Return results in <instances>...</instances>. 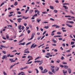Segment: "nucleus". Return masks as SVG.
<instances>
[{"label": "nucleus", "instance_id": "nucleus-1", "mask_svg": "<svg viewBox=\"0 0 75 75\" xmlns=\"http://www.w3.org/2000/svg\"><path fill=\"white\" fill-rule=\"evenodd\" d=\"M37 46H38V45H37L36 44H35V43H33L30 46V48H35Z\"/></svg>", "mask_w": 75, "mask_h": 75}, {"label": "nucleus", "instance_id": "nucleus-2", "mask_svg": "<svg viewBox=\"0 0 75 75\" xmlns=\"http://www.w3.org/2000/svg\"><path fill=\"white\" fill-rule=\"evenodd\" d=\"M35 33H33L32 34V35L31 36V38L29 39V40H33V37H34V35H35Z\"/></svg>", "mask_w": 75, "mask_h": 75}, {"label": "nucleus", "instance_id": "nucleus-3", "mask_svg": "<svg viewBox=\"0 0 75 75\" xmlns=\"http://www.w3.org/2000/svg\"><path fill=\"white\" fill-rule=\"evenodd\" d=\"M47 72H48V70H46V69H45L43 71H42V74H44Z\"/></svg>", "mask_w": 75, "mask_h": 75}, {"label": "nucleus", "instance_id": "nucleus-4", "mask_svg": "<svg viewBox=\"0 0 75 75\" xmlns=\"http://www.w3.org/2000/svg\"><path fill=\"white\" fill-rule=\"evenodd\" d=\"M28 50V48L25 49V52H24V53H29L30 52H29V51H28H28H26Z\"/></svg>", "mask_w": 75, "mask_h": 75}, {"label": "nucleus", "instance_id": "nucleus-5", "mask_svg": "<svg viewBox=\"0 0 75 75\" xmlns=\"http://www.w3.org/2000/svg\"><path fill=\"white\" fill-rule=\"evenodd\" d=\"M6 58H7V56H6V55H4L2 57V59H6Z\"/></svg>", "mask_w": 75, "mask_h": 75}, {"label": "nucleus", "instance_id": "nucleus-6", "mask_svg": "<svg viewBox=\"0 0 75 75\" xmlns=\"http://www.w3.org/2000/svg\"><path fill=\"white\" fill-rule=\"evenodd\" d=\"M21 20H22V18H18L17 20L18 23H20V22L21 21Z\"/></svg>", "mask_w": 75, "mask_h": 75}, {"label": "nucleus", "instance_id": "nucleus-7", "mask_svg": "<svg viewBox=\"0 0 75 75\" xmlns=\"http://www.w3.org/2000/svg\"><path fill=\"white\" fill-rule=\"evenodd\" d=\"M59 67H56L55 68V70L56 71H58L59 70Z\"/></svg>", "mask_w": 75, "mask_h": 75}, {"label": "nucleus", "instance_id": "nucleus-8", "mask_svg": "<svg viewBox=\"0 0 75 75\" xmlns=\"http://www.w3.org/2000/svg\"><path fill=\"white\" fill-rule=\"evenodd\" d=\"M21 27H22V26L21 25H19V26H18V28L19 30H21V29H22V28H21Z\"/></svg>", "mask_w": 75, "mask_h": 75}, {"label": "nucleus", "instance_id": "nucleus-9", "mask_svg": "<svg viewBox=\"0 0 75 75\" xmlns=\"http://www.w3.org/2000/svg\"><path fill=\"white\" fill-rule=\"evenodd\" d=\"M1 47H2V48H8V47L4 46L3 45H1Z\"/></svg>", "mask_w": 75, "mask_h": 75}, {"label": "nucleus", "instance_id": "nucleus-10", "mask_svg": "<svg viewBox=\"0 0 75 75\" xmlns=\"http://www.w3.org/2000/svg\"><path fill=\"white\" fill-rule=\"evenodd\" d=\"M66 25H67V26H68L69 27H72V25H69L67 23L66 24Z\"/></svg>", "mask_w": 75, "mask_h": 75}, {"label": "nucleus", "instance_id": "nucleus-11", "mask_svg": "<svg viewBox=\"0 0 75 75\" xmlns=\"http://www.w3.org/2000/svg\"><path fill=\"white\" fill-rule=\"evenodd\" d=\"M27 9H27L25 11V13H27V11H28L29 10L28 9H30V7L28 6L27 7Z\"/></svg>", "mask_w": 75, "mask_h": 75}, {"label": "nucleus", "instance_id": "nucleus-12", "mask_svg": "<svg viewBox=\"0 0 75 75\" xmlns=\"http://www.w3.org/2000/svg\"><path fill=\"white\" fill-rule=\"evenodd\" d=\"M64 68L65 69H68V66L64 65Z\"/></svg>", "mask_w": 75, "mask_h": 75}, {"label": "nucleus", "instance_id": "nucleus-13", "mask_svg": "<svg viewBox=\"0 0 75 75\" xmlns=\"http://www.w3.org/2000/svg\"><path fill=\"white\" fill-rule=\"evenodd\" d=\"M55 31H56L54 30V31H52V33H51L52 35H54V32H55Z\"/></svg>", "mask_w": 75, "mask_h": 75}, {"label": "nucleus", "instance_id": "nucleus-14", "mask_svg": "<svg viewBox=\"0 0 75 75\" xmlns=\"http://www.w3.org/2000/svg\"><path fill=\"white\" fill-rule=\"evenodd\" d=\"M34 11V10H30L29 13H30V14H31L32 13V12H33Z\"/></svg>", "mask_w": 75, "mask_h": 75}, {"label": "nucleus", "instance_id": "nucleus-15", "mask_svg": "<svg viewBox=\"0 0 75 75\" xmlns=\"http://www.w3.org/2000/svg\"><path fill=\"white\" fill-rule=\"evenodd\" d=\"M39 68L40 69H41V71L43 70V69L42 66L39 67Z\"/></svg>", "mask_w": 75, "mask_h": 75}, {"label": "nucleus", "instance_id": "nucleus-16", "mask_svg": "<svg viewBox=\"0 0 75 75\" xmlns=\"http://www.w3.org/2000/svg\"><path fill=\"white\" fill-rule=\"evenodd\" d=\"M68 71L69 74H71V69H68Z\"/></svg>", "mask_w": 75, "mask_h": 75}, {"label": "nucleus", "instance_id": "nucleus-17", "mask_svg": "<svg viewBox=\"0 0 75 75\" xmlns=\"http://www.w3.org/2000/svg\"><path fill=\"white\" fill-rule=\"evenodd\" d=\"M35 69L36 71V74H38V73H39V71H38V70L37 69Z\"/></svg>", "mask_w": 75, "mask_h": 75}, {"label": "nucleus", "instance_id": "nucleus-18", "mask_svg": "<svg viewBox=\"0 0 75 75\" xmlns=\"http://www.w3.org/2000/svg\"><path fill=\"white\" fill-rule=\"evenodd\" d=\"M37 21L38 23H39L40 21H41V20L37 19Z\"/></svg>", "mask_w": 75, "mask_h": 75}, {"label": "nucleus", "instance_id": "nucleus-19", "mask_svg": "<svg viewBox=\"0 0 75 75\" xmlns=\"http://www.w3.org/2000/svg\"><path fill=\"white\" fill-rule=\"evenodd\" d=\"M41 58V57H38L37 58H35V60H37L39 59V58Z\"/></svg>", "mask_w": 75, "mask_h": 75}, {"label": "nucleus", "instance_id": "nucleus-20", "mask_svg": "<svg viewBox=\"0 0 75 75\" xmlns=\"http://www.w3.org/2000/svg\"><path fill=\"white\" fill-rule=\"evenodd\" d=\"M44 28H46V29H48L49 28V26H45Z\"/></svg>", "mask_w": 75, "mask_h": 75}, {"label": "nucleus", "instance_id": "nucleus-21", "mask_svg": "<svg viewBox=\"0 0 75 75\" xmlns=\"http://www.w3.org/2000/svg\"><path fill=\"white\" fill-rule=\"evenodd\" d=\"M63 7L65 8V9H68V8L67 7L65 6H63Z\"/></svg>", "mask_w": 75, "mask_h": 75}, {"label": "nucleus", "instance_id": "nucleus-22", "mask_svg": "<svg viewBox=\"0 0 75 75\" xmlns=\"http://www.w3.org/2000/svg\"><path fill=\"white\" fill-rule=\"evenodd\" d=\"M28 18V17L26 18L25 16H23V18H25V20H26V19H27V18Z\"/></svg>", "mask_w": 75, "mask_h": 75}, {"label": "nucleus", "instance_id": "nucleus-23", "mask_svg": "<svg viewBox=\"0 0 75 75\" xmlns=\"http://www.w3.org/2000/svg\"><path fill=\"white\" fill-rule=\"evenodd\" d=\"M50 8L51 9H52V10H54V7L53 6H50Z\"/></svg>", "mask_w": 75, "mask_h": 75}, {"label": "nucleus", "instance_id": "nucleus-24", "mask_svg": "<svg viewBox=\"0 0 75 75\" xmlns=\"http://www.w3.org/2000/svg\"><path fill=\"white\" fill-rule=\"evenodd\" d=\"M54 13H57V12H58V11L56 10H54Z\"/></svg>", "mask_w": 75, "mask_h": 75}, {"label": "nucleus", "instance_id": "nucleus-25", "mask_svg": "<svg viewBox=\"0 0 75 75\" xmlns=\"http://www.w3.org/2000/svg\"><path fill=\"white\" fill-rule=\"evenodd\" d=\"M75 44V42H71V43L70 44L71 45H74Z\"/></svg>", "mask_w": 75, "mask_h": 75}, {"label": "nucleus", "instance_id": "nucleus-26", "mask_svg": "<svg viewBox=\"0 0 75 75\" xmlns=\"http://www.w3.org/2000/svg\"><path fill=\"white\" fill-rule=\"evenodd\" d=\"M6 38L7 39H8V38H9V36L8 35V34L6 35Z\"/></svg>", "mask_w": 75, "mask_h": 75}, {"label": "nucleus", "instance_id": "nucleus-27", "mask_svg": "<svg viewBox=\"0 0 75 75\" xmlns=\"http://www.w3.org/2000/svg\"><path fill=\"white\" fill-rule=\"evenodd\" d=\"M49 74L51 75H53V73L51 71L49 72Z\"/></svg>", "mask_w": 75, "mask_h": 75}, {"label": "nucleus", "instance_id": "nucleus-28", "mask_svg": "<svg viewBox=\"0 0 75 75\" xmlns=\"http://www.w3.org/2000/svg\"><path fill=\"white\" fill-rule=\"evenodd\" d=\"M31 43V42H29L26 44V45H29V44H30Z\"/></svg>", "mask_w": 75, "mask_h": 75}, {"label": "nucleus", "instance_id": "nucleus-29", "mask_svg": "<svg viewBox=\"0 0 75 75\" xmlns=\"http://www.w3.org/2000/svg\"><path fill=\"white\" fill-rule=\"evenodd\" d=\"M2 52L4 54H6V51H2Z\"/></svg>", "mask_w": 75, "mask_h": 75}, {"label": "nucleus", "instance_id": "nucleus-30", "mask_svg": "<svg viewBox=\"0 0 75 75\" xmlns=\"http://www.w3.org/2000/svg\"><path fill=\"white\" fill-rule=\"evenodd\" d=\"M15 65L14 64L13 65H12V66H10V69H11V68H13V67Z\"/></svg>", "mask_w": 75, "mask_h": 75}, {"label": "nucleus", "instance_id": "nucleus-31", "mask_svg": "<svg viewBox=\"0 0 75 75\" xmlns=\"http://www.w3.org/2000/svg\"><path fill=\"white\" fill-rule=\"evenodd\" d=\"M32 63V61H31L30 62H28V63H26V64H31Z\"/></svg>", "mask_w": 75, "mask_h": 75}, {"label": "nucleus", "instance_id": "nucleus-32", "mask_svg": "<svg viewBox=\"0 0 75 75\" xmlns=\"http://www.w3.org/2000/svg\"><path fill=\"white\" fill-rule=\"evenodd\" d=\"M58 60H57V61H56V62H57V63H59V62H61V61H60V60L59 59Z\"/></svg>", "mask_w": 75, "mask_h": 75}, {"label": "nucleus", "instance_id": "nucleus-33", "mask_svg": "<svg viewBox=\"0 0 75 75\" xmlns=\"http://www.w3.org/2000/svg\"><path fill=\"white\" fill-rule=\"evenodd\" d=\"M42 24H47V23H48V22H42Z\"/></svg>", "mask_w": 75, "mask_h": 75}, {"label": "nucleus", "instance_id": "nucleus-34", "mask_svg": "<svg viewBox=\"0 0 75 75\" xmlns=\"http://www.w3.org/2000/svg\"><path fill=\"white\" fill-rule=\"evenodd\" d=\"M44 45V43H43L42 45H40L38 47V48H40L41 47V46H42Z\"/></svg>", "mask_w": 75, "mask_h": 75}, {"label": "nucleus", "instance_id": "nucleus-35", "mask_svg": "<svg viewBox=\"0 0 75 75\" xmlns=\"http://www.w3.org/2000/svg\"><path fill=\"white\" fill-rule=\"evenodd\" d=\"M63 72L64 74H66V73H67V71L66 70L65 71H64V70H63Z\"/></svg>", "mask_w": 75, "mask_h": 75}, {"label": "nucleus", "instance_id": "nucleus-36", "mask_svg": "<svg viewBox=\"0 0 75 75\" xmlns=\"http://www.w3.org/2000/svg\"><path fill=\"white\" fill-rule=\"evenodd\" d=\"M69 23L73 24L74 23V22L73 21H71L69 22Z\"/></svg>", "mask_w": 75, "mask_h": 75}, {"label": "nucleus", "instance_id": "nucleus-37", "mask_svg": "<svg viewBox=\"0 0 75 75\" xmlns=\"http://www.w3.org/2000/svg\"><path fill=\"white\" fill-rule=\"evenodd\" d=\"M18 14H21V12H17Z\"/></svg>", "mask_w": 75, "mask_h": 75}, {"label": "nucleus", "instance_id": "nucleus-38", "mask_svg": "<svg viewBox=\"0 0 75 75\" xmlns=\"http://www.w3.org/2000/svg\"><path fill=\"white\" fill-rule=\"evenodd\" d=\"M33 58V57L30 56H28V58Z\"/></svg>", "mask_w": 75, "mask_h": 75}, {"label": "nucleus", "instance_id": "nucleus-39", "mask_svg": "<svg viewBox=\"0 0 75 75\" xmlns=\"http://www.w3.org/2000/svg\"><path fill=\"white\" fill-rule=\"evenodd\" d=\"M70 12L71 13V14H75V13H74L73 11H72L71 10L70 11Z\"/></svg>", "mask_w": 75, "mask_h": 75}, {"label": "nucleus", "instance_id": "nucleus-40", "mask_svg": "<svg viewBox=\"0 0 75 75\" xmlns=\"http://www.w3.org/2000/svg\"><path fill=\"white\" fill-rule=\"evenodd\" d=\"M60 27V26L58 25H56V28H59Z\"/></svg>", "mask_w": 75, "mask_h": 75}, {"label": "nucleus", "instance_id": "nucleus-41", "mask_svg": "<svg viewBox=\"0 0 75 75\" xmlns=\"http://www.w3.org/2000/svg\"><path fill=\"white\" fill-rule=\"evenodd\" d=\"M14 5V6H17V2H15Z\"/></svg>", "mask_w": 75, "mask_h": 75}, {"label": "nucleus", "instance_id": "nucleus-42", "mask_svg": "<svg viewBox=\"0 0 75 75\" xmlns=\"http://www.w3.org/2000/svg\"><path fill=\"white\" fill-rule=\"evenodd\" d=\"M37 14L35 13V15H34L33 16V17H37Z\"/></svg>", "mask_w": 75, "mask_h": 75}, {"label": "nucleus", "instance_id": "nucleus-43", "mask_svg": "<svg viewBox=\"0 0 75 75\" xmlns=\"http://www.w3.org/2000/svg\"><path fill=\"white\" fill-rule=\"evenodd\" d=\"M60 67H61V68H64V66L61 64H60Z\"/></svg>", "mask_w": 75, "mask_h": 75}, {"label": "nucleus", "instance_id": "nucleus-44", "mask_svg": "<svg viewBox=\"0 0 75 75\" xmlns=\"http://www.w3.org/2000/svg\"><path fill=\"white\" fill-rule=\"evenodd\" d=\"M39 11V10H35V13H37V12H38V11Z\"/></svg>", "mask_w": 75, "mask_h": 75}, {"label": "nucleus", "instance_id": "nucleus-45", "mask_svg": "<svg viewBox=\"0 0 75 75\" xmlns=\"http://www.w3.org/2000/svg\"><path fill=\"white\" fill-rule=\"evenodd\" d=\"M55 2L57 3H59V1L58 0H55Z\"/></svg>", "mask_w": 75, "mask_h": 75}, {"label": "nucleus", "instance_id": "nucleus-46", "mask_svg": "<svg viewBox=\"0 0 75 75\" xmlns=\"http://www.w3.org/2000/svg\"><path fill=\"white\" fill-rule=\"evenodd\" d=\"M25 42H23V43H21V45H25Z\"/></svg>", "mask_w": 75, "mask_h": 75}, {"label": "nucleus", "instance_id": "nucleus-47", "mask_svg": "<svg viewBox=\"0 0 75 75\" xmlns=\"http://www.w3.org/2000/svg\"><path fill=\"white\" fill-rule=\"evenodd\" d=\"M57 34H59V35H60V34H61V32H58L57 33Z\"/></svg>", "mask_w": 75, "mask_h": 75}, {"label": "nucleus", "instance_id": "nucleus-48", "mask_svg": "<svg viewBox=\"0 0 75 75\" xmlns=\"http://www.w3.org/2000/svg\"><path fill=\"white\" fill-rule=\"evenodd\" d=\"M50 20H52V21H55V19H54L52 18H50Z\"/></svg>", "mask_w": 75, "mask_h": 75}, {"label": "nucleus", "instance_id": "nucleus-49", "mask_svg": "<svg viewBox=\"0 0 75 75\" xmlns=\"http://www.w3.org/2000/svg\"><path fill=\"white\" fill-rule=\"evenodd\" d=\"M62 64H67V63L65 62H62Z\"/></svg>", "mask_w": 75, "mask_h": 75}, {"label": "nucleus", "instance_id": "nucleus-50", "mask_svg": "<svg viewBox=\"0 0 75 75\" xmlns=\"http://www.w3.org/2000/svg\"><path fill=\"white\" fill-rule=\"evenodd\" d=\"M42 64V61L41 62H40L39 63V65H40L41 64Z\"/></svg>", "mask_w": 75, "mask_h": 75}, {"label": "nucleus", "instance_id": "nucleus-51", "mask_svg": "<svg viewBox=\"0 0 75 75\" xmlns=\"http://www.w3.org/2000/svg\"><path fill=\"white\" fill-rule=\"evenodd\" d=\"M31 32V31L30 30H28V34H30V32Z\"/></svg>", "mask_w": 75, "mask_h": 75}, {"label": "nucleus", "instance_id": "nucleus-52", "mask_svg": "<svg viewBox=\"0 0 75 75\" xmlns=\"http://www.w3.org/2000/svg\"><path fill=\"white\" fill-rule=\"evenodd\" d=\"M64 58V57L63 56H62V57L61 58V59H62V60H63Z\"/></svg>", "mask_w": 75, "mask_h": 75}, {"label": "nucleus", "instance_id": "nucleus-53", "mask_svg": "<svg viewBox=\"0 0 75 75\" xmlns=\"http://www.w3.org/2000/svg\"><path fill=\"white\" fill-rule=\"evenodd\" d=\"M24 69H27V68H28V66H26L25 67H24Z\"/></svg>", "mask_w": 75, "mask_h": 75}, {"label": "nucleus", "instance_id": "nucleus-54", "mask_svg": "<svg viewBox=\"0 0 75 75\" xmlns=\"http://www.w3.org/2000/svg\"><path fill=\"white\" fill-rule=\"evenodd\" d=\"M47 32V31H45L44 33H43V35H44L46 33V32Z\"/></svg>", "mask_w": 75, "mask_h": 75}, {"label": "nucleus", "instance_id": "nucleus-55", "mask_svg": "<svg viewBox=\"0 0 75 75\" xmlns=\"http://www.w3.org/2000/svg\"><path fill=\"white\" fill-rule=\"evenodd\" d=\"M52 45H53V46H57V45L55 44H52Z\"/></svg>", "mask_w": 75, "mask_h": 75}, {"label": "nucleus", "instance_id": "nucleus-56", "mask_svg": "<svg viewBox=\"0 0 75 75\" xmlns=\"http://www.w3.org/2000/svg\"><path fill=\"white\" fill-rule=\"evenodd\" d=\"M4 75H7V74L5 72H4Z\"/></svg>", "mask_w": 75, "mask_h": 75}, {"label": "nucleus", "instance_id": "nucleus-57", "mask_svg": "<svg viewBox=\"0 0 75 75\" xmlns=\"http://www.w3.org/2000/svg\"><path fill=\"white\" fill-rule=\"evenodd\" d=\"M45 37V35H44L43 36L42 38H41V40H42L43 38H44Z\"/></svg>", "mask_w": 75, "mask_h": 75}, {"label": "nucleus", "instance_id": "nucleus-58", "mask_svg": "<svg viewBox=\"0 0 75 75\" xmlns=\"http://www.w3.org/2000/svg\"><path fill=\"white\" fill-rule=\"evenodd\" d=\"M3 4H4V3L3 2L0 5L1 7V6H2L3 5Z\"/></svg>", "mask_w": 75, "mask_h": 75}, {"label": "nucleus", "instance_id": "nucleus-59", "mask_svg": "<svg viewBox=\"0 0 75 75\" xmlns=\"http://www.w3.org/2000/svg\"><path fill=\"white\" fill-rule=\"evenodd\" d=\"M9 61H13V59H9Z\"/></svg>", "mask_w": 75, "mask_h": 75}, {"label": "nucleus", "instance_id": "nucleus-60", "mask_svg": "<svg viewBox=\"0 0 75 75\" xmlns=\"http://www.w3.org/2000/svg\"><path fill=\"white\" fill-rule=\"evenodd\" d=\"M71 54H68L67 55V57H69V56H71Z\"/></svg>", "mask_w": 75, "mask_h": 75}, {"label": "nucleus", "instance_id": "nucleus-61", "mask_svg": "<svg viewBox=\"0 0 75 75\" xmlns=\"http://www.w3.org/2000/svg\"><path fill=\"white\" fill-rule=\"evenodd\" d=\"M58 37H62V36L61 35H58Z\"/></svg>", "mask_w": 75, "mask_h": 75}, {"label": "nucleus", "instance_id": "nucleus-62", "mask_svg": "<svg viewBox=\"0 0 75 75\" xmlns=\"http://www.w3.org/2000/svg\"><path fill=\"white\" fill-rule=\"evenodd\" d=\"M23 35H24V34L22 33L21 35L19 36V37H22Z\"/></svg>", "mask_w": 75, "mask_h": 75}, {"label": "nucleus", "instance_id": "nucleus-63", "mask_svg": "<svg viewBox=\"0 0 75 75\" xmlns=\"http://www.w3.org/2000/svg\"><path fill=\"white\" fill-rule=\"evenodd\" d=\"M28 25L31 28H32V25Z\"/></svg>", "mask_w": 75, "mask_h": 75}, {"label": "nucleus", "instance_id": "nucleus-64", "mask_svg": "<svg viewBox=\"0 0 75 75\" xmlns=\"http://www.w3.org/2000/svg\"><path fill=\"white\" fill-rule=\"evenodd\" d=\"M11 55L10 54H8L7 56V57H10Z\"/></svg>", "mask_w": 75, "mask_h": 75}]
</instances>
